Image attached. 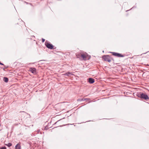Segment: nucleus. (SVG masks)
Instances as JSON below:
<instances>
[{
  "label": "nucleus",
  "instance_id": "1",
  "mask_svg": "<svg viewBox=\"0 0 149 149\" xmlns=\"http://www.w3.org/2000/svg\"><path fill=\"white\" fill-rule=\"evenodd\" d=\"M81 57L84 60H86L87 59H89L90 58V56L86 53H85L81 54Z\"/></svg>",
  "mask_w": 149,
  "mask_h": 149
},
{
  "label": "nucleus",
  "instance_id": "2",
  "mask_svg": "<svg viewBox=\"0 0 149 149\" xmlns=\"http://www.w3.org/2000/svg\"><path fill=\"white\" fill-rule=\"evenodd\" d=\"M102 58L104 61L110 62L111 61V57L109 55H104L102 56Z\"/></svg>",
  "mask_w": 149,
  "mask_h": 149
},
{
  "label": "nucleus",
  "instance_id": "3",
  "mask_svg": "<svg viewBox=\"0 0 149 149\" xmlns=\"http://www.w3.org/2000/svg\"><path fill=\"white\" fill-rule=\"evenodd\" d=\"M45 44L46 47L49 49H53V46L52 44L46 42Z\"/></svg>",
  "mask_w": 149,
  "mask_h": 149
},
{
  "label": "nucleus",
  "instance_id": "4",
  "mask_svg": "<svg viewBox=\"0 0 149 149\" xmlns=\"http://www.w3.org/2000/svg\"><path fill=\"white\" fill-rule=\"evenodd\" d=\"M110 53H112L113 55L118 57H124V56L122 55L121 54H119V53L114 52H110Z\"/></svg>",
  "mask_w": 149,
  "mask_h": 149
},
{
  "label": "nucleus",
  "instance_id": "5",
  "mask_svg": "<svg viewBox=\"0 0 149 149\" xmlns=\"http://www.w3.org/2000/svg\"><path fill=\"white\" fill-rule=\"evenodd\" d=\"M29 71L34 74L36 73V69L34 68H30Z\"/></svg>",
  "mask_w": 149,
  "mask_h": 149
},
{
  "label": "nucleus",
  "instance_id": "6",
  "mask_svg": "<svg viewBox=\"0 0 149 149\" xmlns=\"http://www.w3.org/2000/svg\"><path fill=\"white\" fill-rule=\"evenodd\" d=\"M94 81V79L92 78H90L88 79V82L90 84H93Z\"/></svg>",
  "mask_w": 149,
  "mask_h": 149
},
{
  "label": "nucleus",
  "instance_id": "7",
  "mask_svg": "<svg viewBox=\"0 0 149 149\" xmlns=\"http://www.w3.org/2000/svg\"><path fill=\"white\" fill-rule=\"evenodd\" d=\"M15 149H21V147L20 144H17L15 146Z\"/></svg>",
  "mask_w": 149,
  "mask_h": 149
},
{
  "label": "nucleus",
  "instance_id": "8",
  "mask_svg": "<svg viewBox=\"0 0 149 149\" xmlns=\"http://www.w3.org/2000/svg\"><path fill=\"white\" fill-rule=\"evenodd\" d=\"M64 75L67 76H69L70 75H72V74L70 72H67L65 73L64 74Z\"/></svg>",
  "mask_w": 149,
  "mask_h": 149
},
{
  "label": "nucleus",
  "instance_id": "9",
  "mask_svg": "<svg viewBox=\"0 0 149 149\" xmlns=\"http://www.w3.org/2000/svg\"><path fill=\"white\" fill-rule=\"evenodd\" d=\"M3 80L5 82H7L8 81V79L7 77H4L3 79Z\"/></svg>",
  "mask_w": 149,
  "mask_h": 149
},
{
  "label": "nucleus",
  "instance_id": "10",
  "mask_svg": "<svg viewBox=\"0 0 149 149\" xmlns=\"http://www.w3.org/2000/svg\"><path fill=\"white\" fill-rule=\"evenodd\" d=\"M81 53H77L76 54V56L77 57V58H79L80 57H81Z\"/></svg>",
  "mask_w": 149,
  "mask_h": 149
},
{
  "label": "nucleus",
  "instance_id": "11",
  "mask_svg": "<svg viewBox=\"0 0 149 149\" xmlns=\"http://www.w3.org/2000/svg\"><path fill=\"white\" fill-rule=\"evenodd\" d=\"M6 145L8 147H10L12 145V143H9L8 144H6Z\"/></svg>",
  "mask_w": 149,
  "mask_h": 149
},
{
  "label": "nucleus",
  "instance_id": "12",
  "mask_svg": "<svg viewBox=\"0 0 149 149\" xmlns=\"http://www.w3.org/2000/svg\"><path fill=\"white\" fill-rule=\"evenodd\" d=\"M77 101H84V99H83V98H82V99H78L77 100Z\"/></svg>",
  "mask_w": 149,
  "mask_h": 149
},
{
  "label": "nucleus",
  "instance_id": "13",
  "mask_svg": "<svg viewBox=\"0 0 149 149\" xmlns=\"http://www.w3.org/2000/svg\"><path fill=\"white\" fill-rule=\"evenodd\" d=\"M0 149H6V147H2Z\"/></svg>",
  "mask_w": 149,
  "mask_h": 149
},
{
  "label": "nucleus",
  "instance_id": "14",
  "mask_svg": "<svg viewBox=\"0 0 149 149\" xmlns=\"http://www.w3.org/2000/svg\"><path fill=\"white\" fill-rule=\"evenodd\" d=\"M42 42H45V39H44L43 38H42Z\"/></svg>",
  "mask_w": 149,
  "mask_h": 149
},
{
  "label": "nucleus",
  "instance_id": "15",
  "mask_svg": "<svg viewBox=\"0 0 149 149\" xmlns=\"http://www.w3.org/2000/svg\"><path fill=\"white\" fill-rule=\"evenodd\" d=\"M89 99L88 98H84V100H88Z\"/></svg>",
  "mask_w": 149,
  "mask_h": 149
},
{
  "label": "nucleus",
  "instance_id": "16",
  "mask_svg": "<svg viewBox=\"0 0 149 149\" xmlns=\"http://www.w3.org/2000/svg\"><path fill=\"white\" fill-rule=\"evenodd\" d=\"M24 3H26L27 4H29V3L26 2V1H25Z\"/></svg>",
  "mask_w": 149,
  "mask_h": 149
},
{
  "label": "nucleus",
  "instance_id": "17",
  "mask_svg": "<svg viewBox=\"0 0 149 149\" xmlns=\"http://www.w3.org/2000/svg\"><path fill=\"white\" fill-rule=\"evenodd\" d=\"M0 65H4V64L3 63H1L0 62Z\"/></svg>",
  "mask_w": 149,
  "mask_h": 149
},
{
  "label": "nucleus",
  "instance_id": "18",
  "mask_svg": "<svg viewBox=\"0 0 149 149\" xmlns=\"http://www.w3.org/2000/svg\"><path fill=\"white\" fill-rule=\"evenodd\" d=\"M29 4H30V5L32 6V4L31 3H29Z\"/></svg>",
  "mask_w": 149,
  "mask_h": 149
},
{
  "label": "nucleus",
  "instance_id": "19",
  "mask_svg": "<svg viewBox=\"0 0 149 149\" xmlns=\"http://www.w3.org/2000/svg\"><path fill=\"white\" fill-rule=\"evenodd\" d=\"M40 130H38V132H40Z\"/></svg>",
  "mask_w": 149,
  "mask_h": 149
}]
</instances>
